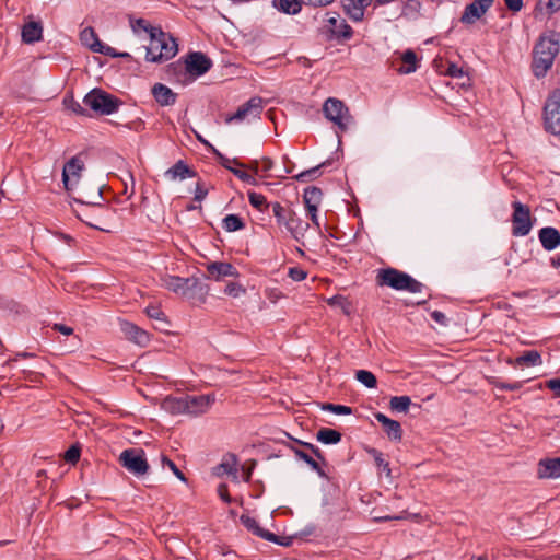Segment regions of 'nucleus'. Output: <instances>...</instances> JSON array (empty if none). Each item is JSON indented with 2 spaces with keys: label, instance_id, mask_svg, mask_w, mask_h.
<instances>
[{
  "label": "nucleus",
  "instance_id": "c03bdc74",
  "mask_svg": "<svg viewBox=\"0 0 560 560\" xmlns=\"http://www.w3.org/2000/svg\"><path fill=\"white\" fill-rule=\"evenodd\" d=\"M272 213L275 218L277 219V223L279 225H284L285 221L288 220V217L292 213V209L284 208L279 202L271 203Z\"/></svg>",
  "mask_w": 560,
  "mask_h": 560
},
{
  "label": "nucleus",
  "instance_id": "49530a36",
  "mask_svg": "<svg viewBox=\"0 0 560 560\" xmlns=\"http://www.w3.org/2000/svg\"><path fill=\"white\" fill-rule=\"evenodd\" d=\"M130 26L135 33L145 32L149 35L153 33L158 27L150 25V23L144 19H131Z\"/></svg>",
  "mask_w": 560,
  "mask_h": 560
},
{
  "label": "nucleus",
  "instance_id": "473e14b6",
  "mask_svg": "<svg viewBox=\"0 0 560 560\" xmlns=\"http://www.w3.org/2000/svg\"><path fill=\"white\" fill-rule=\"evenodd\" d=\"M376 272L375 280H415L408 273L392 267L377 269Z\"/></svg>",
  "mask_w": 560,
  "mask_h": 560
},
{
  "label": "nucleus",
  "instance_id": "cd10ccee",
  "mask_svg": "<svg viewBox=\"0 0 560 560\" xmlns=\"http://www.w3.org/2000/svg\"><path fill=\"white\" fill-rule=\"evenodd\" d=\"M509 364L514 366H537L542 364V359L537 350L525 351L514 360H509Z\"/></svg>",
  "mask_w": 560,
  "mask_h": 560
},
{
  "label": "nucleus",
  "instance_id": "72a5a7b5",
  "mask_svg": "<svg viewBox=\"0 0 560 560\" xmlns=\"http://www.w3.org/2000/svg\"><path fill=\"white\" fill-rule=\"evenodd\" d=\"M158 32H163L161 27L156 28L149 35L150 43L147 46L145 60L149 61V57H156L162 51V38Z\"/></svg>",
  "mask_w": 560,
  "mask_h": 560
},
{
  "label": "nucleus",
  "instance_id": "dca6fc26",
  "mask_svg": "<svg viewBox=\"0 0 560 560\" xmlns=\"http://www.w3.org/2000/svg\"><path fill=\"white\" fill-rule=\"evenodd\" d=\"M160 38H162V51L156 57H149L150 62H162L173 58L177 51V43L173 36L165 32H158Z\"/></svg>",
  "mask_w": 560,
  "mask_h": 560
},
{
  "label": "nucleus",
  "instance_id": "7ed1b4c3",
  "mask_svg": "<svg viewBox=\"0 0 560 560\" xmlns=\"http://www.w3.org/2000/svg\"><path fill=\"white\" fill-rule=\"evenodd\" d=\"M166 289L186 299L192 305L201 304L209 293L207 282H165Z\"/></svg>",
  "mask_w": 560,
  "mask_h": 560
},
{
  "label": "nucleus",
  "instance_id": "c9c22d12",
  "mask_svg": "<svg viewBox=\"0 0 560 560\" xmlns=\"http://www.w3.org/2000/svg\"><path fill=\"white\" fill-rule=\"evenodd\" d=\"M81 42L83 45L89 47L92 51H96V48L100 46L101 40L97 37V34L92 27H86L81 32Z\"/></svg>",
  "mask_w": 560,
  "mask_h": 560
},
{
  "label": "nucleus",
  "instance_id": "aec40b11",
  "mask_svg": "<svg viewBox=\"0 0 560 560\" xmlns=\"http://www.w3.org/2000/svg\"><path fill=\"white\" fill-rule=\"evenodd\" d=\"M375 419L382 424L384 432L392 441H400L402 438V429L398 421L393 420L382 412L374 415Z\"/></svg>",
  "mask_w": 560,
  "mask_h": 560
},
{
  "label": "nucleus",
  "instance_id": "58836bf2",
  "mask_svg": "<svg viewBox=\"0 0 560 560\" xmlns=\"http://www.w3.org/2000/svg\"><path fill=\"white\" fill-rule=\"evenodd\" d=\"M411 405L409 396H394L390 398L389 408L393 411L407 413Z\"/></svg>",
  "mask_w": 560,
  "mask_h": 560
},
{
  "label": "nucleus",
  "instance_id": "774afa93",
  "mask_svg": "<svg viewBox=\"0 0 560 560\" xmlns=\"http://www.w3.org/2000/svg\"><path fill=\"white\" fill-rule=\"evenodd\" d=\"M547 388L552 390L560 398V378H551L546 382Z\"/></svg>",
  "mask_w": 560,
  "mask_h": 560
},
{
  "label": "nucleus",
  "instance_id": "e433bc0d",
  "mask_svg": "<svg viewBox=\"0 0 560 560\" xmlns=\"http://www.w3.org/2000/svg\"><path fill=\"white\" fill-rule=\"evenodd\" d=\"M402 62L406 65V67L399 68L400 73H412L417 70V55L415 51L408 49L406 50L401 56Z\"/></svg>",
  "mask_w": 560,
  "mask_h": 560
},
{
  "label": "nucleus",
  "instance_id": "0e129e2a",
  "mask_svg": "<svg viewBox=\"0 0 560 560\" xmlns=\"http://www.w3.org/2000/svg\"><path fill=\"white\" fill-rule=\"evenodd\" d=\"M95 52H100L109 57H118V52L115 50V48L105 45L102 42L100 43V46L96 48Z\"/></svg>",
  "mask_w": 560,
  "mask_h": 560
},
{
  "label": "nucleus",
  "instance_id": "bf43d9fd",
  "mask_svg": "<svg viewBox=\"0 0 560 560\" xmlns=\"http://www.w3.org/2000/svg\"><path fill=\"white\" fill-rule=\"evenodd\" d=\"M208 195V188L202 180H198L195 189V201H202Z\"/></svg>",
  "mask_w": 560,
  "mask_h": 560
},
{
  "label": "nucleus",
  "instance_id": "338daca9",
  "mask_svg": "<svg viewBox=\"0 0 560 560\" xmlns=\"http://www.w3.org/2000/svg\"><path fill=\"white\" fill-rule=\"evenodd\" d=\"M217 491H218V495L225 503H231L232 502V498L229 494L228 486L225 483H220Z\"/></svg>",
  "mask_w": 560,
  "mask_h": 560
},
{
  "label": "nucleus",
  "instance_id": "4c0bfd02",
  "mask_svg": "<svg viewBox=\"0 0 560 560\" xmlns=\"http://www.w3.org/2000/svg\"><path fill=\"white\" fill-rule=\"evenodd\" d=\"M381 285H388L395 290L417 293L421 291L422 282H378Z\"/></svg>",
  "mask_w": 560,
  "mask_h": 560
},
{
  "label": "nucleus",
  "instance_id": "5fc2aeb1",
  "mask_svg": "<svg viewBox=\"0 0 560 560\" xmlns=\"http://www.w3.org/2000/svg\"><path fill=\"white\" fill-rule=\"evenodd\" d=\"M211 150L213 151V153L217 155V158L219 159V162L220 164L225 167L226 170L230 171V168L232 167L230 164L233 163L235 164L236 166L238 167H245L244 164H242L237 159H233V160H230L228 159L226 156H224L222 153H220L215 148L211 147Z\"/></svg>",
  "mask_w": 560,
  "mask_h": 560
},
{
  "label": "nucleus",
  "instance_id": "b1692460",
  "mask_svg": "<svg viewBox=\"0 0 560 560\" xmlns=\"http://www.w3.org/2000/svg\"><path fill=\"white\" fill-rule=\"evenodd\" d=\"M164 175L171 180H183L187 177H195L197 173L192 168H190L183 160H179L172 167H170L164 173Z\"/></svg>",
  "mask_w": 560,
  "mask_h": 560
},
{
  "label": "nucleus",
  "instance_id": "69168bd1",
  "mask_svg": "<svg viewBox=\"0 0 560 560\" xmlns=\"http://www.w3.org/2000/svg\"><path fill=\"white\" fill-rule=\"evenodd\" d=\"M445 73L452 78H460L464 74V71L460 67L455 63H450Z\"/></svg>",
  "mask_w": 560,
  "mask_h": 560
},
{
  "label": "nucleus",
  "instance_id": "13d9d810",
  "mask_svg": "<svg viewBox=\"0 0 560 560\" xmlns=\"http://www.w3.org/2000/svg\"><path fill=\"white\" fill-rule=\"evenodd\" d=\"M230 172H232L237 178H240L244 183H247L250 185L257 184V182L253 175L240 170L238 167H231Z\"/></svg>",
  "mask_w": 560,
  "mask_h": 560
},
{
  "label": "nucleus",
  "instance_id": "ea45409f",
  "mask_svg": "<svg viewBox=\"0 0 560 560\" xmlns=\"http://www.w3.org/2000/svg\"><path fill=\"white\" fill-rule=\"evenodd\" d=\"M369 453L373 456L375 465L385 472L386 478L392 480V469L389 467V463L385 460L383 454L375 448H371Z\"/></svg>",
  "mask_w": 560,
  "mask_h": 560
},
{
  "label": "nucleus",
  "instance_id": "09e8293b",
  "mask_svg": "<svg viewBox=\"0 0 560 560\" xmlns=\"http://www.w3.org/2000/svg\"><path fill=\"white\" fill-rule=\"evenodd\" d=\"M327 302L331 306L340 307L346 315H350L352 312L351 303L342 295H335L328 299Z\"/></svg>",
  "mask_w": 560,
  "mask_h": 560
},
{
  "label": "nucleus",
  "instance_id": "ddd939ff",
  "mask_svg": "<svg viewBox=\"0 0 560 560\" xmlns=\"http://www.w3.org/2000/svg\"><path fill=\"white\" fill-rule=\"evenodd\" d=\"M323 192L322 189L316 186H310L305 188L303 200L306 208L307 217L311 219L313 224L319 229L320 224L317 218V208L322 201Z\"/></svg>",
  "mask_w": 560,
  "mask_h": 560
},
{
  "label": "nucleus",
  "instance_id": "9d476101",
  "mask_svg": "<svg viewBox=\"0 0 560 560\" xmlns=\"http://www.w3.org/2000/svg\"><path fill=\"white\" fill-rule=\"evenodd\" d=\"M84 162L78 156H72L63 166L62 183L66 190L70 191L79 183Z\"/></svg>",
  "mask_w": 560,
  "mask_h": 560
},
{
  "label": "nucleus",
  "instance_id": "680f3d73",
  "mask_svg": "<svg viewBox=\"0 0 560 560\" xmlns=\"http://www.w3.org/2000/svg\"><path fill=\"white\" fill-rule=\"evenodd\" d=\"M145 314H147L150 318H153V319H156V320L166 322V320H165V315H164V313H163V312L160 310V307H158V306L149 305V306L145 308Z\"/></svg>",
  "mask_w": 560,
  "mask_h": 560
},
{
  "label": "nucleus",
  "instance_id": "6e6d98bb",
  "mask_svg": "<svg viewBox=\"0 0 560 560\" xmlns=\"http://www.w3.org/2000/svg\"><path fill=\"white\" fill-rule=\"evenodd\" d=\"M492 384L494 385L495 388L501 389V390H518L523 387V382L508 383V382L494 380V381H492Z\"/></svg>",
  "mask_w": 560,
  "mask_h": 560
},
{
  "label": "nucleus",
  "instance_id": "412c9836",
  "mask_svg": "<svg viewBox=\"0 0 560 560\" xmlns=\"http://www.w3.org/2000/svg\"><path fill=\"white\" fill-rule=\"evenodd\" d=\"M208 278L219 279L221 277H233L238 278L241 275L237 272L236 268L225 261H214L207 265Z\"/></svg>",
  "mask_w": 560,
  "mask_h": 560
},
{
  "label": "nucleus",
  "instance_id": "f03ea898",
  "mask_svg": "<svg viewBox=\"0 0 560 560\" xmlns=\"http://www.w3.org/2000/svg\"><path fill=\"white\" fill-rule=\"evenodd\" d=\"M83 103L85 106L90 107L92 110L100 115H110L116 113L119 106L122 104L118 97L107 93L100 88L91 90L84 96Z\"/></svg>",
  "mask_w": 560,
  "mask_h": 560
},
{
  "label": "nucleus",
  "instance_id": "4468645a",
  "mask_svg": "<svg viewBox=\"0 0 560 560\" xmlns=\"http://www.w3.org/2000/svg\"><path fill=\"white\" fill-rule=\"evenodd\" d=\"M493 2L494 0H472L466 5L460 22L468 25L474 24L488 11Z\"/></svg>",
  "mask_w": 560,
  "mask_h": 560
},
{
  "label": "nucleus",
  "instance_id": "052dcab7",
  "mask_svg": "<svg viewBox=\"0 0 560 560\" xmlns=\"http://www.w3.org/2000/svg\"><path fill=\"white\" fill-rule=\"evenodd\" d=\"M63 103L70 108L73 113L78 115H84L85 109L81 106L79 102H77L72 96L70 98H65Z\"/></svg>",
  "mask_w": 560,
  "mask_h": 560
},
{
  "label": "nucleus",
  "instance_id": "f3484780",
  "mask_svg": "<svg viewBox=\"0 0 560 560\" xmlns=\"http://www.w3.org/2000/svg\"><path fill=\"white\" fill-rule=\"evenodd\" d=\"M185 399L188 405V408H186L187 413L194 415V416L206 412L207 409L214 401V397L211 395H199V396L185 395Z\"/></svg>",
  "mask_w": 560,
  "mask_h": 560
},
{
  "label": "nucleus",
  "instance_id": "393cba45",
  "mask_svg": "<svg viewBox=\"0 0 560 560\" xmlns=\"http://www.w3.org/2000/svg\"><path fill=\"white\" fill-rule=\"evenodd\" d=\"M161 408L171 415L187 413L188 408L185 395L180 397L167 396L162 400Z\"/></svg>",
  "mask_w": 560,
  "mask_h": 560
},
{
  "label": "nucleus",
  "instance_id": "2eb2a0df",
  "mask_svg": "<svg viewBox=\"0 0 560 560\" xmlns=\"http://www.w3.org/2000/svg\"><path fill=\"white\" fill-rule=\"evenodd\" d=\"M120 330L128 340L137 343L140 347H147L150 342L149 332L131 322L121 320Z\"/></svg>",
  "mask_w": 560,
  "mask_h": 560
},
{
  "label": "nucleus",
  "instance_id": "37998d69",
  "mask_svg": "<svg viewBox=\"0 0 560 560\" xmlns=\"http://www.w3.org/2000/svg\"><path fill=\"white\" fill-rule=\"evenodd\" d=\"M328 164H329V161H325L315 167H312L310 170H306V171L301 172L300 174L295 175L294 179H296L298 182H307V180L315 179L322 174L319 172V170Z\"/></svg>",
  "mask_w": 560,
  "mask_h": 560
},
{
  "label": "nucleus",
  "instance_id": "3c124183",
  "mask_svg": "<svg viewBox=\"0 0 560 560\" xmlns=\"http://www.w3.org/2000/svg\"><path fill=\"white\" fill-rule=\"evenodd\" d=\"M81 446L79 444L71 445L65 453V460L70 464H77L80 459Z\"/></svg>",
  "mask_w": 560,
  "mask_h": 560
},
{
  "label": "nucleus",
  "instance_id": "2f4dec72",
  "mask_svg": "<svg viewBox=\"0 0 560 560\" xmlns=\"http://www.w3.org/2000/svg\"><path fill=\"white\" fill-rule=\"evenodd\" d=\"M289 447L299 459L305 462L320 477L328 478L326 472L322 469L319 463L315 460L307 452L294 445H290Z\"/></svg>",
  "mask_w": 560,
  "mask_h": 560
},
{
  "label": "nucleus",
  "instance_id": "39448f33",
  "mask_svg": "<svg viewBox=\"0 0 560 560\" xmlns=\"http://www.w3.org/2000/svg\"><path fill=\"white\" fill-rule=\"evenodd\" d=\"M323 112L325 117L342 132L347 131L349 125L353 121L348 107L338 98L329 97L323 105Z\"/></svg>",
  "mask_w": 560,
  "mask_h": 560
},
{
  "label": "nucleus",
  "instance_id": "bb28decb",
  "mask_svg": "<svg viewBox=\"0 0 560 560\" xmlns=\"http://www.w3.org/2000/svg\"><path fill=\"white\" fill-rule=\"evenodd\" d=\"M43 26L40 22L31 21L22 27V40L26 44H33L42 40Z\"/></svg>",
  "mask_w": 560,
  "mask_h": 560
},
{
  "label": "nucleus",
  "instance_id": "6e6552de",
  "mask_svg": "<svg viewBox=\"0 0 560 560\" xmlns=\"http://www.w3.org/2000/svg\"><path fill=\"white\" fill-rule=\"evenodd\" d=\"M119 464L135 476H143L149 471V464L142 448H127L119 455Z\"/></svg>",
  "mask_w": 560,
  "mask_h": 560
},
{
  "label": "nucleus",
  "instance_id": "a878e982",
  "mask_svg": "<svg viewBox=\"0 0 560 560\" xmlns=\"http://www.w3.org/2000/svg\"><path fill=\"white\" fill-rule=\"evenodd\" d=\"M287 231L292 235L296 241L300 237H303L306 230L308 229V223L303 222L300 218L296 217V213L292 211V213L288 217V220L284 223Z\"/></svg>",
  "mask_w": 560,
  "mask_h": 560
},
{
  "label": "nucleus",
  "instance_id": "79ce46f5",
  "mask_svg": "<svg viewBox=\"0 0 560 560\" xmlns=\"http://www.w3.org/2000/svg\"><path fill=\"white\" fill-rule=\"evenodd\" d=\"M222 223H223L224 230L228 232H235V231L242 230L245 226L242 218L238 217L237 214H228L223 219Z\"/></svg>",
  "mask_w": 560,
  "mask_h": 560
},
{
  "label": "nucleus",
  "instance_id": "f704fd0d",
  "mask_svg": "<svg viewBox=\"0 0 560 560\" xmlns=\"http://www.w3.org/2000/svg\"><path fill=\"white\" fill-rule=\"evenodd\" d=\"M341 433L329 428H322L316 433V439L323 444H337L341 441Z\"/></svg>",
  "mask_w": 560,
  "mask_h": 560
},
{
  "label": "nucleus",
  "instance_id": "de8ad7c7",
  "mask_svg": "<svg viewBox=\"0 0 560 560\" xmlns=\"http://www.w3.org/2000/svg\"><path fill=\"white\" fill-rule=\"evenodd\" d=\"M320 409L324 411H329L336 415H352L353 410L351 407L345 406V405H337L331 402H323L320 405Z\"/></svg>",
  "mask_w": 560,
  "mask_h": 560
},
{
  "label": "nucleus",
  "instance_id": "1a4fd4ad",
  "mask_svg": "<svg viewBox=\"0 0 560 560\" xmlns=\"http://www.w3.org/2000/svg\"><path fill=\"white\" fill-rule=\"evenodd\" d=\"M544 120L547 131L560 136V89L548 96L544 106Z\"/></svg>",
  "mask_w": 560,
  "mask_h": 560
},
{
  "label": "nucleus",
  "instance_id": "4be33fe9",
  "mask_svg": "<svg viewBox=\"0 0 560 560\" xmlns=\"http://www.w3.org/2000/svg\"><path fill=\"white\" fill-rule=\"evenodd\" d=\"M151 92L156 103L161 106H171L176 103L177 94L163 83H155Z\"/></svg>",
  "mask_w": 560,
  "mask_h": 560
},
{
  "label": "nucleus",
  "instance_id": "603ef678",
  "mask_svg": "<svg viewBox=\"0 0 560 560\" xmlns=\"http://www.w3.org/2000/svg\"><path fill=\"white\" fill-rule=\"evenodd\" d=\"M294 441L302 447L310 451L323 465H327V460H326L324 454L317 446H315L311 443H307V442L300 441V440H294Z\"/></svg>",
  "mask_w": 560,
  "mask_h": 560
},
{
  "label": "nucleus",
  "instance_id": "7c9ffc66",
  "mask_svg": "<svg viewBox=\"0 0 560 560\" xmlns=\"http://www.w3.org/2000/svg\"><path fill=\"white\" fill-rule=\"evenodd\" d=\"M301 0H272V7L279 12L288 15H296L302 10Z\"/></svg>",
  "mask_w": 560,
  "mask_h": 560
},
{
  "label": "nucleus",
  "instance_id": "5701e85b",
  "mask_svg": "<svg viewBox=\"0 0 560 560\" xmlns=\"http://www.w3.org/2000/svg\"><path fill=\"white\" fill-rule=\"evenodd\" d=\"M539 241L546 250H552L560 245V232L551 226L542 228L539 231Z\"/></svg>",
  "mask_w": 560,
  "mask_h": 560
},
{
  "label": "nucleus",
  "instance_id": "f8f14e48",
  "mask_svg": "<svg viewBox=\"0 0 560 560\" xmlns=\"http://www.w3.org/2000/svg\"><path fill=\"white\" fill-rule=\"evenodd\" d=\"M262 104H264V101L261 97H259V96L252 97L246 103H244L242 106H240L233 115L226 117L225 121L229 124V122H232L233 120L242 121L247 117H254V118L259 117L264 109Z\"/></svg>",
  "mask_w": 560,
  "mask_h": 560
},
{
  "label": "nucleus",
  "instance_id": "f257e3e1",
  "mask_svg": "<svg viewBox=\"0 0 560 560\" xmlns=\"http://www.w3.org/2000/svg\"><path fill=\"white\" fill-rule=\"evenodd\" d=\"M560 50V34L556 31L542 33L533 49L532 70L536 78H544L551 69Z\"/></svg>",
  "mask_w": 560,
  "mask_h": 560
},
{
  "label": "nucleus",
  "instance_id": "4d7b16f0",
  "mask_svg": "<svg viewBox=\"0 0 560 560\" xmlns=\"http://www.w3.org/2000/svg\"><path fill=\"white\" fill-rule=\"evenodd\" d=\"M245 289L241 285L240 282H228V285L224 289V293L231 295L233 298H237L241 294L245 293Z\"/></svg>",
  "mask_w": 560,
  "mask_h": 560
},
{
  "label": "nucleus",
  "instance_id": "c85d7f7f",
  "mask_svg": "<svg viewBox=\"0 0 560 560\" xmlns=\"http://www.w3.org/2000/svg\"><path fill=\"white\" fill-rule=\"evenodd\" d=\"M237 457L234 454H228L221 464L217 465L213 468V474L215 476H223V475H233L234 478H237Z\"/></svg>",
  "mask_w": 560,
  "mask_h": 560
},
{
  "label": "nucleus",
  "instance_id": "9b49d317",
  "mask_svg": "<svg viewBox=\"0 0 560 560\" xmlns=\"http://www.w3.org/2000/svg\"><path fill=\"white\" fill-rule=\"evenodd\" d=\"M262 104H264V101L261 97H259V96L252 97L246 103H244L242 106H240L233 115L226 117L225 121L229 124V122H232L233 120L242 121L247 117H254V118L259 117L264 109Z\"/></svg>",
  "mask_w": 560,
  "mask_h": 560
},
{
  "label": "nucleus",
  "instance_id": "c756f323",
  "mask_svg": "<svg viewBox=\"0 0 560 560\" xmlns=\"http://www.w3.org/2000/svg\"><path fill=\"white\" fill-rule=\"evenodd\" d=\"M240 520L241 523L254 535L264 539H275L273 533L260 527L254 517L243 514Z\"/></svg>",
  "mask_w": 560,
  "mask_h": 560
},
{
  "label": "nucleus",
  "instance_id": "a19ab883",
  "mask_svg": "<svg viewBox=\"0 0 560 560\" xmlns=\"http://www.w3.org/2000/svg\"><path fill=\"white\" fill-rule=\"evenodd\" d=\"M247 196L249 203L259 211H266L271 207V203L267 202L266 197L259 192L248 191Z\"/></svg>",
  "mask_w": 560,
  "mask_h": 560
},
{
  "label": "nucleus",
  "instance_id": "a18cd8bd",
  "mask_svg": "<svg viewBox=\"0 0 560 560\" xmlns=\"http://www.w3.org/2000/svg\"><path fill=\"white\" fill-rule=\"evenodd\" d=\"M355 378L368 388H375L377 385L375 375L366 370L357 371Z\"/></svg>",
  "mask_w": 560,
  "mask_h": 560
},
{
  "label": "nucleus",
  "instance_id": "423d86ee",
  "mask_svg": "<svg viewBox=\"0 0 560 560\" xmlns=\"http://www.w3.org/2000/svg\"><path fill=\"white\" fill-rule=\"evenodd\" d=\"M212 67V60L203 52L194 51L186 55L184 65L180 62L170 65V69L185 71L191 77H200L208 72Z\"/></svg>",
  "mask_w": 560,
  "mask_h": 560
},
{
  "label": "nucleus",
  "instance_id": "6ab92c4d",
  "mask_svg": "<svg viewBox=\"0 0 560 560\" xmlns=\"http://www.w3.org/2000/svg\"><path fill=\"white\" fill-rule=\"evenodd\" d=\"M537 475L541 479L560 478V457L540 459Z\"/></svg>",
  "mask_w": 560,
  "mask_h": 560
},
{
  "label": "nucleus",
  "instance_id": "864d4df0",
  "mask_svg": "<svg viewBox=\"0 0 560 560\" xmlns=\"http://www.w3.org/2000/svg\"><path fill=\"white\" fill-rule=\"evenodd\" d=\"M161 463L163 467L167 466L180 481L187 482V478L185 477V475L178 469L176 464L173 460H171L167 456L161 455Z\"/></svg>",
  "mask_w": 560,
  "mask_h": 560
},
{
  "label": "nucleus",
  "instance_id": "20e7f679",
  "mask_svg": "<svg viewBox=\"0 0 560 560\" xmlns=\"http://www.w3.org/2000/svg\"><path fill=\"white\" fill-rule=\"evenodd\" d=\"M322 33L327 40L345 43L352 38L353 28L337 12H328Z\"/></svg>",
  "mask_w": 560,
  "mask_h": 560
},
{
  "label": "nucleus",
  "instance_id": "0eeeda50",
  "mask_svg": "<svg viewBox=\"0 0 560 560\" xmlns=\"http://www.w3.org/2000/svg\"><path fill=\"white\" fill-rule=\"evenodd\" d=\"M512 235L526 236L530 233L535 219H532L530 208L518 200L512 202Z\"/></svg>",
  "mask_w": 560,
  "mask_h": 560
},
{
  "label": "nucleus",
  "instance_id": "e2e57ef3",
  "mask_svg": "<svg viewBox=\"0 0 560 560\" xmlns=\"http://www.w3.org/2000/svg\"><path fill=\"white\" fill-rule=\"evenodd\" d=\"M407 511L402 510L398 515H383L380 514V516H374L375 522H387V521H394V520H405L407 518Z\"/></svg>",
  "mask_w": 560,
  "mask_h": 560
},
{
  "label": "nucleus",
  "instance_id": "a211bd4d",
  "mask_svg": "<svg viewBox=\"0 0 560 560\" xmlns=\"http://www.w3.org/2000/svg\"><path fill=\"white\" fill-rule=\"evenodd\" d=\"M341 3L346 14L354 22H360L363 20L364 11L372 3V0H341Z\"/></svg>",
  "mask_w": 560,
  "mask_h": 560
},
{
  "label": "nucleus",
  "instance_id": "8fccbe9b",
  "mask_svg": "<svg viewBox=\"0 0 560 560\" xmlns=\"http://www.w3.org/2000/svg\"><path fill=\"white\" fill-rule=\"evenodd\" d=\"M282 270L291 280H305L307 277V271L298 266L284 267Z\"/></svg>",
  "mask_w": 560,
  "mask_h": 560
}]
</instances>
